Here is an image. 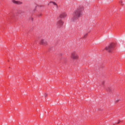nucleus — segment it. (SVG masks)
Masks as SVG:
<instances>
[{
	"label": "nucleus",
	"instance_id": "nucleus-1",
	"mask_svg": "<svg viewBox=\"0 0 125 125\" xmlns=\"http://www.w3.org/2000/svg\"><path fill=\"white\" fill-rule=\"evenodd\" d=\"M84 10V8L83 6H79L74 12L72 16L71 17V21L72 22H75V21H77L78 19L81 17V15H82L83 13V11Z\"/></svg>",
	"mask_w": 125,
	"mask_h": 125
},
{
	"label": "nucleus",
	"instance_id": "nucleus-2",
	"mask_svg": "<svg viewBox=\"0 0 125 125\" xmlns=\"http://www.w3.org/2000/svg\"><path fill=\"white\" fill-rule=\"evenodd\" d=\"M115 46H116V44L111 43L108 46L105 47V49L108 51V52H113L114 48H115Z\"/></svg>",
	"mask_w": 125,
	"mask_h": 125
},
{
	"label": "nucleus",
	"instance_id": "nucleus-3",
	"mask_svg": "<svg viewBox=\"0 0 125 125\" xmlns=\"http://www.w3.org/2000/svg\"><path fill=\"white\" fill-rule=\"evenodd\" d=\"M71 58H72V59H78L79 56L78 55V54L76 53V52H74L71 54Z\"/></svg>",
	"mask_w": 125,
	"mask_h": 125
},
{
	"label": "nucleus",
	"instance_id": "nucleus-4",
	"mask_svg": "<svg viewBox=\"0 0 125 125\" xmlns=\"http://www.w3.org/2000/svg\"><path fill=\"white\" fill-rule=\"evenodd\" d=\"M59 20L57 22V25L58 27H62L63 26V24H64V22H63L61 19H58Z\"/></svg>",
	"mask_w": 125,
	"mask_h": 125
},
{
	"label": "nucleus",
	"instance_id": "nucleus-5",
	"mask_svg": "<svg viewBox=\"0 0 125 125\" xmlns=\"http://www.w3.org/2000/svg\"><path fill=\"white\" fill-rule=\"evenodd\" d=\"M66 16H67V14H66V13H62L60 15L59 17L58 18V19L65 18Z\"/></svg>",
	"mask_w": 125,
	"mask_h": 125
},
{
	"label": "nucleus",
	"instance_id": "nucleus-6",
	"mask_svg": "<svg viewBox=\"0 0 125 125\" xmlns=\"http://www.w3.org/2000/svg\"><path fill=\"white\" fill-rule=\"evenodd\" d=\"M40 44H43V45H46L47 42L43 40H42L40 42Z\"/></svg>",
	"mask_w": 125,
	"mask_h": 125
},
{
	"label": "nucleus",
	"instance_id": "nucleus-7",
	"mask_svg": "<svg viewBox=\"0 0 125 125\" xmlns=\"http://www.w3.org/2000/svg\"><path fill=\"white\" fill-rule=\"evenodd\" d=\"M12 2L15 4H22V2L20 1H16L15 0H12Z\"/></svg>",
	"mask_w": 125,
	"mask_h": 125
},
{
	"label": "nucleus",
	"instance_id": "nucleus-8",
	"mask_svg": "<svg viewBox=\"0 0 125 125\" xmlns=\"http://www.w3.org/2000/svg\"><path fill=\"white\" fill-rule=\"evenodd\" d=\"M50 3H53L54 5H56L57 8H58V5H57V4L55 3L54 1H51L49 2V3L48 4V5H49Z\"/></svg>",
	"mask_w": 125,
	"mask_h": 125
},
{
	"label": "nucleus",
	"instance_id": "nucleus-9",
	"mask_svg": "<svg viewBox=\"0 0 125 125\" xmlns=\"http://www.w3.org/2000/svg\"><path fill=\"white\" fill-rule=\"evenodd\" d=\"M13 18V15H10L9 16V19H12Z\"/></svg>",
	"mask_w": 125,
	"mask_h": 125
},
{
	"label": "nucleus",
	"instance_id": "nucleus-10",
	"mask_svg": "<svg viewBox=\"0 0 125 125\" xmlns=\"http://www.w3.org/2000/svg\"><path fill=\"white\" fill-rule=\"evenodd\" d=\"M111 87L108 86L106 89V90H107V91H111Z\"/></svg>",
	"mask_w": 125,
	"mask_h": 125
},
{
	"label": "nucleus",
	"instance_id": "nucleus-11",
	"mask_svg": "<svg viewBox=\"0 0 125 125\" xmlns=\"http://www.w3.org/2000/svg\"><path fill=\"white\" fill-rule=\"evenodd\" d=\"M86 36H87V33H85L83 37V39H85V38H86Z\"/></svg>",
	"mask_w": 125,
	"mask_h": 125
},
{
	"label": "nucleus",
	"instance_id": "nucleus-12",
	"mask_svg": "<svg viewBox=\"0 0 125 125\" xmlns=\"http://www.w3.org/2000/svg\"><path fill=\"white\" fill-rule=\"evenodd\" d=\"M119 2H120V4H121V5H124V3H123V1L120 0L119 1Z\"/></svg>",
	"mask_w": 125,
	"mask_h": 125
},
{
	"label": "nucleus",
	"instance_id": "nucleus-13",
	"mask_svg": "<svg viewBox=\"0 0 125 125\" xmlns=\"http://www.w3.org/2000/svg\"><path fill=\"white\" fill-rule=\"evenodd\" d=\"M41 15H42V14H40L39 15H38V17H41Z\"/></svg>",
	"mask_w": 125,
	"mask_h": 125
},
{
	"label": "nucleus",
	"instance_id": "nucleus-14",
	"mask_svg": "<svg viewBox=\"0 0 125 125\" xmlns=\"http://www.w3.org/2000/svg\"><path fill=\"white\" fill-rule=\"evenodd\" d=\"M117 124H120V121H118V122L117 123Z\"/></svg>",
	"mask_w": 125,
	"mask_h": 125
},
{
	"label": "nucleus",
	"instance_id": "nucleus-15",
	"mask_svg": "<svg viewBox=\"0 0 125 125\" xmlns=\"http://www.w3.org/2000/svg\"><path fill=\"white\" fill-rule=\"evenodd\" d=\"M46 97V94L45 95V97Z\"/></svg>",
	"mask_w": 125,
	"mask_h": 125
}]
</instances>
